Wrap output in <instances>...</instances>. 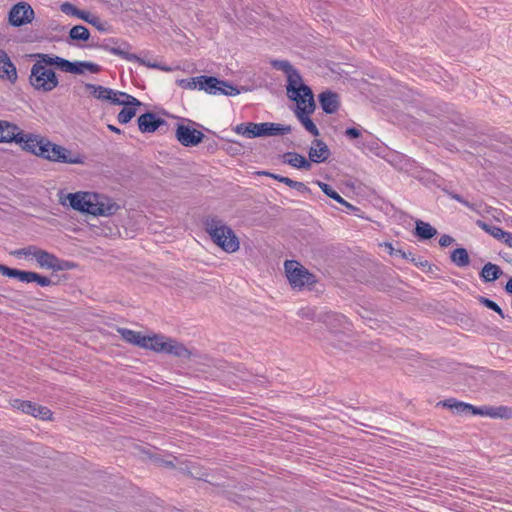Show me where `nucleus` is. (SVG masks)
Returning a JSON list of instances; mask_svg holds the SVG:
<instances>
[{
	"label": "nucleus",
	"instance_id": "5",
	"mask_svg": "<svg viewBox=\"0 0 512 512\" xmlns=\"http://www.w3.org/2000/svg\"><path fill=\"white\" fill-rule=\"evenodd\" d=\"M458 414L471 413L473 415L489 416L491 418L509 419L512 416V409L507 406H482L475 407L464 402H454Z\"/></svg>",
	"mask_w": 512,
	"mask_h": 512
},
{
	"label": "nucleus",
	"instance_id": "60",
	"mask_svg": "<svg viewBox=\"0 0 512 512\" xmlns=\"http://www.w3.org/2000/svg\"><path fill=\"white\" fill-rule=\"evenodd\" d=\"M156 69H160V70H163V71H171L172 69L168 66H164V65H160V67H157Z\"/></svg>",
	"mask_w": 512,
	"mask_h": 512
},
{
	"label": "nucleus",
	"instance_id": "43",
	"mask_svg": "<svg viewBox=\"0 0 512 512\" xmlns=\"http://www.w3.org/2000/svg\"><path fill=\"white\" fill-rule=\"evenodd\" d=\"M186 468H187V473L191 477L198 479V480H203V481L212 483L210 480H208L206 478L207 473L205 471H203L201 468H199L196 464L192 463V464L188 465Z\"/></svg>",
	"mask_w": 512,
	"mask_h": 512
},
{
	"label": "nucleus",
	"instance_id": "30",
	"mask_svg": "<svg viewBox=\"0 0 512 512\" xmlns=\"http://www.w3.org/2000/svg\"><path fill=\"white\" fill-rule=\"evenodd\" d=\"M437 234V230L429 223L417 220L415 227V235L420 239H431Z\"/></svg>",
	"mask_w": 512,
	"mask_h": 512
},
{
	"label": "nucleus",
	"instance_id": "19",
	"mask_svg": "<svg viewBox=\"0 0 512 512\" xmlns=\"http://www.w3.org/2000/svg\"><path fill=\"white\" fill-rule=\"evenodd\" d=\"M310 162L321 163L325 162L330 156V150L325 142L322 140H314L313 146L309 150Z\"/></svg>",
	"mask_w": 512,
	"mask_h": 512
},
{
	"label": "nucleus",
	"instance_id": "23",
	"mask_svg": "<svg viewBox=\"0 0 512 512\" xmlns=\"http://www.w3.org/2000/svg\"><path fill=\"white\" fill-rule=\"evenodd\" d=\"M85 88L90 92V94L99 99V100H109L113 103V99H116L118 96L117 91H114L110 88L103 87L101 85H95L87 83L85 84Z\"/></svg>",
	"mask_w": 512,
	"mask_h": 512
},
{
	"label": "nucleus",
	"instance_id": "3",
	"mask_svg": "<svg viewBox=\"0 0 512 512\" xmlns=\"http://www.w3.org/2000/svg\"><path fill=\"white\" fill-rule=\"evenodd\" d=\"M29 83L35 90L48 93L59 85V80L51 66L37 58L30 71Z\"/></svg>",
	"mask_w": 512,
	"mask_h": 512
},
{
	"label": "nucleus",
	"instance_id": "63",
	"mask_svg": "<svg viewBox=\"0 0 512 512\" xmlns=\"http://www.w3.org/2000/svg\"><path fill=\"white\" fill-rule=\"evenodd\" d=\"M224 86L223 85H219V88L216 90V95L217 94H222V90H224Z\"/></svg>",
	"mask_w": 512,
	"mask_h": 512
},
{
	"label": "nucleus",
	"instance_id": "42",
	"mask_svg": "<svg viewBox=\"0 0 512 512\" xmlns=\"http://www.w3.org/2000/svg\"><path fill=\"white\" fill-rule=\"evenodd\" d=\"M39 248L35 245H29L27 247L17 249L11 252V255L21 258V257H29L32 256L35 258V255L37 254Z\"/></svg>",
	"mask_w": 512,
	"mask_h": 512
},
{
	"label": "nucleus",
	"instance_id": "64",
	"mask_svg": "<svg viewBox=\"0 0 512 512\" xmlns=\"http://www.w3.org/2000/svg\"><path fill=\"white\" fill-rule=\"evenodd\" d=\"M406 259H407V260H410V261H412V262H414V261H415V258L412 256V254H411V253H407V258H406Z\"/></svg>",
	"mask_w": 512,
	"mask_h": 512
},
{
	"label": "nucleus",
	"instance_id": "37",
	"mask_svg": "<svg viewBox=\"0 0 512 512\" xmlns=\"http://www.w3.org/2000/svg\"><path fill=\"white\" fill-rule=\"evenodd\" d=\"M44 146L47 149V152H43L42 158L57 162V156L60 155L61 150H63V146L54 144L48 140H46Z\"/></svg>",
	"mask_w": 512,
	"mask_h": 512
},
{
	"label": "nucleus",
	"instance_id": "53",
	"mask_svg": "<svg viewBox=\"0 0 512 512\" xmlns=\"http://www.w3.org/2000/svg\"><path fill=\"white\" fill-rule=\"evenodd\" d=\"M174 339L165 337V341L163 343V349L160 353L169 354L171 350V345L173 344Z\"/></svg>",
	"mask_w": 512,
	"mask_h": 512
},
{
	"label": "nucleus",
	"instance_id": "15",
	"mask_svg": "<svg viewBox=\"0 0 512 512\" xmlns=\"http://www.w3.org/2000/svg\"><path fill=\"white\" fill-rule=\"evenodd\" d=\"M265 122L263 123H254V122H244L240 123L233 128L234 132L238 135H242L247 138H255V137H265Z\"/></svg>",
	"mask_w": 512,
	"mask_h": 512
},
{
	"label": "nucleus",
	"instance_id": "54",
	"mask_svg": "<svg viewBox=\"0 0 512 512\" xmlns=\"http://www.w3.org/2000/svg\"><path fill=\"white\" fill-rule=\"evenodd\" d=\"M345 134H346L348 137L352 138V139H354V138H358V137H360V136H361V132H360V130H358L357 128H354V127H352V128H348V129L345 131Z\"/></svg>",
	"mask_w": 512,
	"mask_h": 512
},
{
	"label": "nucleus",
	"instance_id": "26",
	"mask_svg": "<svg viewBox=\"0 0 512 512\" xmlns=\"http://www.w3.org/2000/svg\"><path fill=\"white\" fill-rule=\"evenodd\" d=\"M324 340L328 345L341 350H345L356 342L352 328H350L349 338H346L339 333V336L324 337Z\"/></svg>",
	"mask_w": 512,
	"mask_h": 512
},
{
	"label": "nucleus",
	"instance_id": "17",
	"mask_svg": "<svg viewBox=\"0 0 512 512\" xmlns=\"http://www.w3.org/2000/svg\"><path fill=\"white\" fill-rule=\"evenodd\" d=\"M0 78L14 83L17 80V70L8 54L0 49Z\"/></svg>",
	"mask_w": 512,
	"mask_h": 512
},
{
	"label": "nucleus",
	"instance_id": "1",
	"mask_svg": "<svg viewBox=\"0 0 512 512\" xmlns=\"http://www.w3.org/2000/svg\"><path fill=\"white\" fill-rule=\"evenodd\" d=\"M271 65L287 77V96L297 103L295 114L305 129L313 136L319 135V130L309 115L315 111L316 104L311 88L303 82L299 71L287 60H272Z\"/></svg>",
	"mask_w": 512,
	"mask_h": 512
},
{
	"label": "nucleus",
	"instance_id": "8",
	"mask_svg": "<svg viewBox=\"0 0 512 512\" xmlns=\"http://www.w3.org/2000/svg\"><path fill=\"white\" fill-rule=\"evenodd\" d=\"M35 17L34 10L27 2H19L12 6L8 14L9 23L14 27L29 24Z\"/></svg>",
	"mask_w": 512,
	"mask_h": 512
},
{
	"label": "nucleus",
	"instance_id": "10",
	"mask_svg": "<svg viewBox=\"0 0 512 512\" xmlns=\"http://www.w3.org/2000/svg\"><path fill=\"white\" fill-rule=\"evenodd\" d=\"M60 10L67 15H72V16H75L79 19H82V20L88 22L89 24L95 26L100 31L106 30L105 23H103L99 17H97L95 15H91L87 11L78 9L70 2L62 3L60 6Z\"/></svg>",
	"mask_w": 512,
	"mask_h": 512
},
{
	"label": "nucleus",
	"instance_id": "56",
	"mask_svg": "<svg viewBox=\"0 0 512 512\" xmlns=\"http://www.w3.org/2000/svg\"><path fill=\"white\" fill-rule=\"evenodd\" d=\"M510 248H512V234L509 232H505V235L502 239Z\"/></svg>",
	"mask_w": 512,
	"mask_h": 512
},
{
	"label": "nucleus",
	"instance_id": "31",
	"mask_svg": "<svg viewBox=\"0 0 512 512\" xmlns=\"http://www.w3.org/2000/svg\"><path fill=\"white\" fill-rule=\"evenodd\" d=\"M502 274L500 267L493 263H487L483 266L480 276L486 282H492L498 279Z\"/></svg>",
	"mask_w": 512,
	"mask_h": 512
},
{
	"label": "nucleus",
	"instance_id": "6",
	"mask_svg": "<svg viewBox=\"0 0 512 512\" xmlns=\"http://www.w3.org/2000/svg\"><path fill=\"white\" fill-rule=\"evenodd\" d=\"M323 323L327 328L325 337L339 336V333L346 338L350 337L352 325L345 316L329 313L324 316Z\"/></svg>",
	"mask_w": 512,
	"mask_h": 512
},
{
	"label": "nucleus",
	"instance_id": "14",
	"mask_svg": "<svg viewBox=\"0 0 512 512\" xmlns=\"http://www.w3.org/2000/svg\"><path fill=\"white\" fill-rule=\"evenodd\" d=\"M15 402L17 403L16 407L26 414L32 415L41 420L51 419L52 412L45 406L37 405L31 401L16 400Z\"/></svg>",
	"mask_w": 512,
	"mask_h": 512
},
{
	"label": "nucleus",
	"instance_id": "28",
	"mask_svg": "<svg viewBox=\"0 0 512 512\" xmlns=\"http://www.w3.org/2000/svg\"><path fill=\"white\" fill-rule=\"evenodd\" d=\"M284 162L298 169L309 170L311 168L310 160L298 153H286L284 155Z\"/></svg>",
	"mask_w": 512,
	"mask_h": 512
},
{
	"label": "nucleus",
	"instance_id": "46",
	"mask_svg": "<svg viewBox=\"0 0 512 512\" xmlns=\"http://www.w3.org/2000/svg\"><path fill=\"white\" fill-rule=\"evenodd\" d=\"M177 84L185 89H195L198 87L199 79L197 77L180 79L177 81Z\"/></svg>",
	"mask_w": 512,
	"mask_h": 512
},
{
	"label": "nucleus",
	"instance_id": "47",
	"mask_svg": "<svg viewBox=\"0 0 512 512\" xmlns=\"http://www.w3.org/2000/svg\"><path fill=\"white\" fill-rule=\"evenodd\" d=\"M20 271L21 270L10 268L6 265L0 264V274L7 276L9 278L19 279Z\"/></svg>",
	"mask_w": 512,
	"mask_h": 512
},
{
	"label": "nucleus",
	"instance_id": "38",
	"mask_svg": "<svg viewBox=\"0 0 512 512\" xmlns=\"http://www.w3.org/2000/svg\"><path fill=\"white\" fill-rule=\"evenodd\" d=\"M170 348V355L176 356L181 359H189L191 357V351L186 346L176 341L175 339Z\"/></svg>",
	"mask_w": 512,
	"mask_h": 512
},
{
	"label": "nucleus",
	"instance_id": "55",
	"mask_svg": "<svg viewBox=\"0 0 512 512\" xmlns=\"http://www.w3.org/2000/svg\"><path fill=\"white\" fill-rule=\"evenodd\" d=\"M454 402H457V401L454 399H447L442 402V405L444 407L450 408L451 410H455Z\"/></svg>",
	"mask_w": 512,
	"mask_h": 512
},
{
	"label": "nucleus",
	"instance_id": "33",
	"mask_svg": "<svg viewBox=\"0 0 512 512\" xmlns=\"http://www.w3.org/2000/svg\"><path fill=\"white\" fill-rule=\"evenodd\" d=\"M266 136L285 135L291 132V126L278 123L265 122Z\"/></svg>",
	"mask_w": 512,
	"mask_h": 512
},
{
	"label": "nucleus",
	"instance_id": "40",
	"mask_svg": "<svg viewBox=\"0 0 512 512\" xmlns=\"http://www.w3.org/2000/svg\"><path fill=\"white\" fill-rule=\"evenodd\" d=\"M476 224L498 240H502L505 235V231H503L500 227L489 225L482 220H477Z\"/></svg>",
	"mask_w": 512,
	"mask_h": 512
},
{
	"label": "nucleus",
	"instance_id": "57",
	"mask_svg": "<svg viewBox=\"0 0 512 512\" xmlns=\"http://www.w3.org/2000/svg\"><path fill=\"white\" fill-rule=\"evenodd\" d=\"M280 182L286 184L289 187H293V183L295 182V180H292L289 177L282 176V178L280 179Z\"/></svg>",
	"mask_w": 512,
	"mask_h": 512
},
{
	"label": "nucleus",
	"instance_id": "21",
	"mask_svg": "<svg viewBox=\"0 0 512 512\" xmlns=\"http://www.w3.org/2000/svg\"><path fill=\"white\" fill-rule=\"evenodd\" d=\"M33 56L35 58L42 59V62L44 64H49L50 66H56L64 72L69 73L70 70L72 69L73 62H70L69 60L61 58L59 56L49 55V54H44V53H37V54H34Z\"/></svg>",
	"mask_w": 512,
	"mask_h": 512
},
{
	"label": "nucleus",
	"instance_id": "58",
	"mask_svg": "<svg viewBox=\"0 0 512 512\" xmlns=\"http://www.w3.org/2000/svg\"><path fill=\"white\" fill-rule=\"evenodd\" d=\"M505 289L508 293H512V277L508 280Z\"/></svg>",
	"mask_w": 512,
	"mask_h": 512
},
{
	"label": "nucleus",
	"instance_id": "20",
	"mask_svg": "<svg viewBox=\"0 0 512 512\" xmlns=\"http://www.w3.org/2000/svg\"><path fill=\"white\" fill-rule=\"evenodd\" d=\"M23 131L15 124L7 121H0V142H15L22 135Z\"/></svg>",
	"mask_w": 512,
	"mask_h": 512
},
{
	"label": "nucleus",
	"instance_id": "59",
	"mask_svg": "<svg viewBox=\"0 0 512 512\" xmlns=\"http://www.w3.org/2000/svg\"><path fill=\"white\" fill-rule=\"evenodd\" d=\"M108 128H109L110 131H112L114 133H118L119 134L121 132L119 128H117V127H115L113 125H108Z\"/></svg>",
	"mask_w": 512,
	"mask_h": 512
},
{
	"label": "nucleus",
	"instance_id": "48",
	"mask_svg": "<svg viewBox=\"0 0 512 512\" xmlns=\"http://www.w3.org/2000/svg\"><path fill=\"white\" fill-rule=\"evenodd\" d=\"M385 248L388 249L390 255L399 256L401 258H407V253L401 249H395L391 243H384Z\"/></svg>",
	"mask_w": 512,
	"mask_h": 512
},
{
	"label": "nucleus",
	"instance_id": "61",
	"mask_svg": "<svg viewBox=\"0 0 512 512\" xmlns=\"http://www.w3.org/2000/svg\"><path fill=\"white\" fill-rule=\"evenodd\" d=\"M271 178L280 182V179L282 178V176L278 175V174L271 173Z\"/></svg>",
	"mask_w": 512,
	"mask_h": 512
},
{
	"label": "nucleus",
	"instance_id": "50",
	"mask_svg": "<svg viewBox=\"0 0 512 512\" xmlns=\"http://www.w3.org/2000/svg\"><path fill=\"white\" fill-rule=\"evenodd\" d=\"M225 88L222 90V95L233 96L239 94V90L226 81V85H223Z\"/></svg>",
	"mask_w": 512,
	"mask_h": 512
},
{
	"label": "nucleus",
	"instance_id": "22",
	"mask_svg": "<svg viewBox=\"0 0 512 512\" xmlns=\"http://www.w3.org/2000/svg\"><path fill=\"white\" fill-rule=\"evenodd\" d=\"M319 102L324 112L327 114L335 113L339 108V97L331 91L322 92L319 95Z\"/></svg>",
	"mask_w": 512,
	"mask_h": 512
},
{
	"label": "nucleus",
	"instance_id": "9",
	"mask_svg": "<svg viewBox=\"0 0 512 512\" xmlns=\"http://www.w3.org/2000/svg\"><path fill=\"white\" fill-rule=\"evenodd\" d=\"M175 137L185 147H193L200 144L205 135L194 128H190L189 126L183 124H177Z\"/></svg>",
	"mask_w": 512,
	"mask_h": 512
},
{
	"label": "nucleus",
	"instance_id": "27",
	"mask_svg": "<svg viewBox=\"0 0 512 512\" xmlns=\"http://www.w3.org/2000/svg\"><path fill=\"white\" fill-rule=\"evenodd\" d=\"M117 332L128 343L134 344L141 348L146 345L144 343L146 341V336H143L140 332H136L127 328H118Z\"/></svg>",
	"mask_w": 512,
	"mask_h": 512
},
{
	"label": "nucleus",
	"instance_id": "4",
	"mask_svg": "<svg viewBox=\"0 0 512 512\" xmlns=\"http://www.w3.org/2000/svg\"><path fill=\"white\" fill-rule=\"evenodd\" d=\"M287 279L294 289H302L316 283V277L304 266L295 260H286L284 263Z\"/></svg>",
	"mask_w": 512,
	"mask_h": 512
},
{
	"label": "nucleus",
	"instance_id": "32",
	"mask_svg": "<svg viewBox=\"0 0 512 512\" xmlns=\"http://www.w3.org/2000/svg\"><path fill=\"white\" fill-rule=\"evenodd\" d=\"M85 69L91 73H98L101 71V67L92 62H73L72 69L69 73L83 74Z\"/></svg>",
	"mask_w": 512,
	"mask_h": 512
},
{
	"label": "nucleus",
	"instance_id": "16",
	"mask_svg": "<svg viewBox=\"0 0 512 512\" xmlns=\"http://www.w3.org/2000/svg\"><path fill=\"white\" fill-rule=\"evenodd\" d=\"M138 127L142 133H153L166 122L155 113L146 112L138 117Z\"/></svg>",
	"mask_w": 512,
	"mask_h": 512
},
{
	"label": "nucleus",
	"instance_id": "35",
	"mask_svg": "<svg viewBox=\"0 0 512 512\" xmlns=\"http://www.w3.org/2000/svg\"><path fill=\"white\" fill-rule=\"evenodd\" d=\"M57 162L68 164H81L83 163L82 157L78 154L72 153L70 150L63 147L60 155L57 156Z\"/></svg>",
	"mask_w": 512,
	"mask_h": 512
},
{
	"label": "nucleus",
	"instance_id": "24",
	"mask_svg": "<svg viewBox=\"0 0 512 512\" xmlns=\"http://www.w3.org/2000/svg\"><path fill=\"white\" fill-rule=\"evenodd\" d=\"M18 280L25 283L36 282L38 285L42 287L51 286L54 284L50 278L40 275L33 271L21 270Z\"/></svg>",
	"mask_w": 512,
	"mask_h": 512
},
{
	"label": "nucleus",
	"instance_id": "25",
	"mask_svg": "<svg viewBox=\"0 0 512 512\" xmlns=\"http://www.w3.org/2000/svg\"><path fill=\"white\" fill-rule=\"evenodd\" d=\"M197 79H199L198 88L213 95H216L219 85H226V81L219 80L213 76H198Z\"/></svg>",
	"mask_w": 512,
	"mask_h": 512
},
{
	"label": "nucleus",
	"instance_id": "11",
	"mask_svg": "<svg viewBox=\"0 0 512 512\" xmlns=\"http://www.w3.org/2000/svg\"><path fill=\"white\" fill-rule=\"evenodd\" d=\"M100 48L109 51L114 55H118L128 61H136L142 65H145L149 68H157L160 67L158 63L146 62L145 60L138 57L136 54L129 53L130 45L127 42H121L118 46H110L109 44H102Z\"/></svg>",
	"mask_w": 512,
	"mask_h": 512
},
{
	"label": "nucleus",
	"instance_id": "39",
	"mask_svg": "<svg viewBox=\"0 0 512 512\" xmlns=\"http://www.w3.org/2000/svg\"><path fill=\"white\" fill-rule=\"evenodd\" d=\"M118 96L116 99H113V104L125 105V106H139L141 102L135 97L125 93L117 91Z\"/></svg>",
	"mask_w": 512,
	"mask_h": 512
},
{
	"label": "nucleus",
	"instance_id": "7",
	"mask_svg": "<svg viewBox=\"0 0 512 512\" xmlns=\"http://www.w3.org/2000/svg\"><path fill=\"white\" fill-rule=\"evenodd\" d=\"M67 198L73 209L93 215L96 207L95 202L98 201V194L76 192L68 194Z\"/></svg>",
	"mask_w": 512,
	"mask_h": 512
},
{
	"label": "nucleus",
	"instance_id": "45",
	"mask_svg": "<svg viewBox=\"0 0 512 512\" xmlns=\"http://www.w3.org/2000/svg\"><path fill=\"white\" fill-rule=\"evenodd\" d=\"M479 301L481 304H483L485 307L495 311L497 314H499L502 318H505V315L502 311V309L499 307V305L497 303H495L494 301L488 299V298H485V297H480L479 298Z\"/></svg>",
	"mask_w": 512,
	"mask_h": 512
},
{
	"label": "nucleus",
	"instance_id": "44",
	"mask_svg": "<svg viewBox=\"0 0 512 512\" xmlns=\"http://www.w3.org/2000/svg\"><path fill=\"white\" fill-rule=\"evenodd\" d=\"M136 115L134 107H124L118 114V121L121 124L128 123Z\"/></svg>",
	"mask_w": 512,
	"mask_h": 512
},
{
	"label": "nucleus",
	"instance_id": "13",
	"mask_svg": "<svg viewBox=\"0 0 512 512\" xmlns=\"http://www.w3.org/2000/svg\"><path fill=\"white\" fill-rule=\"evenodd\" d=\"M35 260L42 268L52 269L54 271L64 270L69 268L68 262L60 260L54 254L49 253L39 248L35 255Z\"/></svg>",
	"mask_w": 512,
	"mask_h": 512
},
{
	"label": "nucleus",
	"instance_id": "2",
	"mask_svg": "<svg viewBox=\"0 0 512 512\" xmlns=\"http://www.w3.org/2000/svg\"><path fill=\"white\" fill-rule=\"evenodd\" d=\"M205 232L212 242L227 253H234L240 248V241L232 228L217 216H207L203 221Z\"/></svg>",
	"mask_w": 512,
	"mask_h": 512
},
{
	"label": "nucleus",
	"instance_id": "34",
	"mask_svg": "<svg viewBox=\"0 0 512 512\" xmlns=\"http://www.w3.org/2000/svg\"><path fill=\"white\" fill-rule=\"evenodd\" d=\"M451 261L459 267L469 265L470 258L465 248H457L451 253Z\"/></svg>",
	"mask_w": 512,
	"mask_h": 512
},
{
	"label": "nucleus",
	"instance_id": "49",
	"mask_svg": "<svg viewBox=\"0 0 512 512\" xmlns=\"http://www.w3.org/2000/svg\"><path fill=\"white\" fill-rule=\"evenodd\" d=\"M445 192L454 200L462 203L463 205L469 207V208H473V205L470 204L468 201H466L460 194H457L453 191H448V190H445Z\"/></svg>",
	"mask_w": 512,
	"mask_h": 512
},
{
	"label": "nucleus",
	"instance_id": "52",
	"mask_svg": "<svg viewBox=\"0 0 512 512\" xmlns=\"http://www.w3.org/2000/svg\"><path fill=\"white\" fill-rule=\"evenodd\" d=\"M293 189L301 192V193H308L310 192V189L303 183V182H298V181H295L293 183Z\"/></svg>",
	"mask_w": 512,
	"mask_h": 512
},
{
	"label": "nucleus",
	"instance_id": "18",
	"mask_svg": "<svg viewBox=\"0 0 512 512\" xmlns=\"http://www.w3.org/2000/svg\"><path fill=\"white\" fill-rule=\"evenodd\" d=\"M95 204L96 207L93 213L94 216H111L114 215L120 208L116 202L100 194H98V201H96Z\"/></svg>",
	"mask_w": 512,
	"mask_h": 512
},
{
	"label": "nucleus",
	"instance_id": "62",
	"mask_svg": "<svg viewBox=\"0 0 512 512\" xmlns=\"http://www.w3.org/2000/svg\"><path fill=\"white\" fill-rule=\"evenodd\" d=\"M258 175H263V176L271 177V172H268V171H260V172H258Z\"/></svg>",
	"mask_w": 512,
	"mask_h": 512
},
{
	"label": "nucleus",
	"instance_id": "41",
	"mask_svg": "<svg viewBox=\"0 0 512 512\" xmlns=\"http://www.w3.org/2000/svg\"><path fill=\"white\" fill-rule=\"evenodd\" d=\"M69 37L72 40L87 41L90 37V32L86 27L82 25H76L71 28L69 32Z\"/></svg>",
	"mask_w": 512,
	"mask_h": 512
},
{
	"label": "nucleus",
	"instance_id": "12",
	"mask_svg": "<svg viewBox=\"0 0 512 512\" xmlns=\"http://www.w3.org/2000/svg\"><path fill=\"white\" fill-rule=\"evenodd\" d=\"M45 142L46 139L42 137L34 134H25L24 132L17 140V144L21 145L24 150L40 157H42L43 152H47L44 146Z\"/></svg>",
	"mask_w": 512,
	"mask_h": 512
},
{
	"label": "nucleus",
	"instance_id": "36",
	"mask_svg": "<svg viewBox=\"0 0 512 512\" xmlns=\"http://www.w3.org/2000/svg\"><path fill=\"white\" fill-rule=\"evenodd\" d=\"M145 346L143 348L145 349H151L155 352L160 353L163 349V343L165 341V336L162 335H154L152 337L146 336L145 338Z\"/></svg>",
	"mask_w": 512,
	"mask_h": 512
},
{
	"label": "nucleus",
	"instance_id": "29",
	"mask_svg": "<svg viewBox=\"0 0 512 512\" xmlns=\"http://www.w3.org/2000/svg\"><path fill=\"white\" fill-rule=\"evenodd\" d=\"M318 186L320 189L325 193L328 197L334 199L341 205L345 206L346 208L350 210H356L357 208L347 202L344 198H342L335 190L332 189V187L324 182L317 181Z\"/></svg>",
	"mask_w": 512,
	"mask_h": 512
},
{
	"label": "nucleus",
	"instance_id": "51",
	"mask_svg": "<svg viewBox=\"0 0 512 512\" xmlns=\"http://www.w3.org/2000/svg\"><path fill=\"white\" fill-rule=\"evenodd\" d=\"M454 242V239L449 235H442L439 239V245L441 247H447Z\"/></svg>",
	"mask_w": 512,
	"mask_h": 512
}]
</instances>
